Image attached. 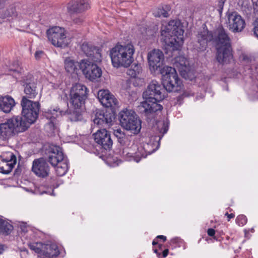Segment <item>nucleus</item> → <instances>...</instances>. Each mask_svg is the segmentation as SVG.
<instances>
[{
  "mask_svg": "<svg viewBox=\"0 0 258 258\" xmlns=\"http://www.w3.org/2000/svg\"><path fill=\"white\" fill-rule=\"evenodd\" d=\"M197 42L195 45L198 51H204L209 42H212L216 47V59L222 64L231 63L233 60L230 38L227 31L219 26L213 31L207 29L198 33Z\"/></svg>",
  "mask_w": 258,
  "mask_h": 258,
  "instance_id": "1",
  "label": "nucleus"
},
{
  "mask_svg": "<svg viewBox=\"0 0 258 258\" xmlns=\"http://www.w3.org/2000/svg\"><path fill=\"white\" fill-rule=\"evenodd\" d=\"M166 91L162 84L152 80L143 93L144 101L138 106L140 112L150 125H154L155 117L163 109L159 102L166 96Z\"/></svg>",
  "mask_w": 258,
  "mask_h": 258,
  "instance_id": "2",
  "label": "nucleus"
},
{
  "mask_svg": "<svg viewBox=\"0 0 258 258\" xmlns=\"http://www.w3.org/2000/svg\"><path fill=\"white\" fill-rule=\"evenodd\" d=\"M184 30L178 20H171L168 25L163 26L161 29V35L165 44L172 50L180 49L183 43Z\"/></svg>",
  "mask_w": 258,
  "mask_h": 258,
  "instance_id": "3",
  "label": "nucleus"
},
{
  "mask_svg": "<svg viewBox=\"0 0 258 258\" xmlns=\"http://www.w3.org/2000/svg\"><path fill=\"white\" fill-rule=\"evenodd\" d=\"M135 52V47L131 43L123 45L117 43L109 50L112 66L116 68H128L134 61Z\"/></svg>",
  "mask_w": 258,
  "mask_h": 258,
  "instance_id": "4",
  "label": "nucleus"
},
{
  "mask_svg": "<svg viewBox=\"0 0 258 258\" xmlns=\"http://www.w3.org/2000/svg\"><path fill=\"white\" fill-rule=\"evenodd\" d=\"M11 75L17 80L21 79V85L24 87V92L27 99H34L38 94L39 88L37 80L31 74L24 76V70L17 62H14L9 69Z\"/></svg>",
  "mask_w": 258,
  "mask_h": 258,
  "instance_id": "5",
  "label": "nucleus"
},
{
  "mask_svg": "<svg viewBox=\"0 0 258 258\" xmlns=\"http://www.w3.org/2000/svg\"><path fill=\"white\" fill-rule=\"evenodd\" d=\"M26 123L22 122V117L14 116L0 123V140L6 141L16 135L27 130Z\"/></svg>",
  "mask_w": 258,
  "mask_h": 258,
  "instance_id": "6",
  "label": "nucleus"
},
{
  "mask_svg": "<svg viewBox=\"0 0 258 258\" xmlns=\"http://www.w3.org/2000/svg\"><path fill=\"white\" fill-rule=\"evenodd\" d=\"M21 105L22 107V122L26 123L27 130L30 124L33 123L38 118L40 105L39 102L32 101L26 97H22Z\"/></svg>",
  "mask_w": 258,
  "mask_h": 258,
  "instance_id": "7",
  "label": "nucleus"
},
{
  "mask_svg": "<svg viewBox=\"0 0 258 258\" xmlns=\"http://www.w3.org/2000/svg\"><path fill=\"white\" fill-rule=\"evenodd\" d=\"M162 74V84L166 91L178 92L182 87V82L174 68L171 67L165 66L161 70Z\"/></svg>",
  "mask_w": 258,
  "mask_h": 258,
  "instance_id": "8",
  "label": "nucleus"
},
{
  "mask_svg": "<svg viewBox=\"0 0 258 258\" xmlns=\"http://www.w3.org/2000/svg\"><path fill=\"white\" fill-rule=\"evenodd\" d=\"M121 126L135 135L140 133L141 129V120L135 111L132 110H123L119 113Z\"/></svg>",
  "mask_w": 258,
  "mask_h": 258,
  "instance_id": "9",
  "label": "nucleus"
},
{
  "mask_svg": "<svg viewBox=\"0 0 258 258\" xmlns=\"http://www.w3.org/2000/svg\"><path fill=\"white\" fill-rule=\"evenodd\" d=\"M67 32L64 28L58 26L53 27L47 31L49 41L55 47L65 48L68 46V40Z\"/></svg>",
  "mask_w": 258,
  "mask_h": 258,
  "instance_id": "10",
  "label": "nucleus"
},
{
  "mask_svg": "<svg viewBox=\"0 0 258 258\" xmlns=\"http://www.w3.org/2000/svg\"><path fill=\"white\" fill-rule=\"evenodd\" d=\"M89 90L84 85L76 84L74 85L70 90V103L71 105L79 107H82L87 97Z\"/></svg>",
  "mask_w": 258,
  "mask_h": 258,
  "instance_id": "11",
  "label": "nucleus"
},
{
  "mask_svg": "<svg viewBox=\"0 0 258 258\" xmlns=\"http://www.w3.org/2000/svg\"><path fill=\"white\" fill-rule=\"evenodd\" d=\"M80 69L85 77L91 81L97 80L102 75L101 69L97 64L87 59H82L80 61Z\"/></svg>",
  "mask_w": 258,
  "mask_h": 258,
  "instance_id": "12",
  "label": "nucleus"
},
{
  "mask_svg": "<svg viewBox=\"0 0 258 258\" xmlns=\"http://www.w3.org/2000/svg\"><path fill=\"white\" fill-rule=\"evenodd\" d=\"M226 22L229 29L234 33L239 32L244 28V20L236 12H227Z\"/></svg>",
  "mask_w": 258,
  "mask_h": 258,
  "instance_id": "13",
  "label": "nucleus"
},
{
  "mask_svg": "<svg viewBox=\"0 0 258 258\" xmlns=\"http://www.w3.org/2000/svg\"><path fill=\"white\" fill-rule=\"evenodd\" d=\"M147 59L151 72H155L158 69L161 72L164 60V55L162 51L155 49L150 51L148 53Z\"/></svg>",
  "mask_w": 258,
  "mask_h": 258,
  "instance_id": "14",
  "label": "nucleus"
},
{
  "mask_svg": "<svg viewBox=\"0 0 258 258\" xmlns=\"http://www.w3.org/2000/svg\"><path fill=\"white\" fill-rule=\"evenodd\" d=\"M17 158L12 152H9L0 156V172L8 174L16 164Z\"/></svg>",
  "mask_w": 258,
  "mask_h": 258,
  "instance_id": "15",
  "label": "nucleus"
},
{
  "mask_svg": "<svg viewBox=\"0 0 258 258\" xmlns=\"http://www.w3.org/2000/svg\"><path fill=\"white\" fill-rule=\"evenodd\" d=\"M95 142L106 150H110L113 144L110 133L106 129L98 130L93 134Z\"/></svg>",
  "mask_w": 258,
  "mask_h": 258,
  "instance_id": "16",
  "label": "nucleus"
},
{
  "mask_svg": "<svg viewBox=\"0 0 258 258\" xmlns=\"http://www.w3.org/2000/svg\"><path fill=\"white\" fill-rule=\"evenodd\" d=\"M45 154L48 161L52 166H55L59 162L64 159L62 149L59 146L53 145L49 146L46 149Z\"/></svg>",
  "mask_w": 258,
  "mask_h": 258,
  "instance_id": "17",
  "label": "nucleus"
},
{
  "mask_svg": "<svg viewBox=\"0 0 258 258\" xmlns=\"http://www.w3.org/2000/svg\"><path fill=\"white\" fill-rule=\"evenodd\" d=\"M90 8L88 0H72L67 7L68 12L70 14H83Z\"/></svg>",
  "mask_w": 258,
  "mask_h": 258,
  "instance_id": "18",
  "label": "nucleus"
},
{
  "mask_svg": "<svg viewBox=\"0 0 258 258\" xmlns=\"http://www.w3.org/2000/svg\"><path fill=\"white\" fill-rule=\"evenodd\" d=\"M98 99L105 107L114 108L118 106V100L108 90H99L98 92Z\"/></svg>",
  "mask_w": 258,
  "mask_h": 258,
  "instance_id": "19",
  "label": "nucleus"
},
{
  "mask_svg": "<svg viewBox=\"0 0 258 258\" xmlns=\"http://www.w3.org/2000/svg\"><path fill=\"white\" fill-rule=\"evenodd\" d=\"M156 123L155 125L154 126V128H156L157 132L159 134L158 135L159 137V140L157 143V145L156 148L153 146V144L150 142V143L145 144L144 145H148L149 147L147 149H145V155L147 156L148 155L154 153L158 148L159 146V141L163 135L166 134L168 130L167 125L163 121H155L154 123Z\"/></svg>",
  "mask_w": 258,
  "mask_h": 258,
  "instance_id": "20",
  "label": "nucleus"
},
{
  "mask_svg": "<svg viewBox=\"0 0 258 258\" xmlns=\"http://www.w3.org/2000/svg\"><path fill=\"white\" fill-rule=\"evenodd\" d=\"M32 171L38 176L45 177L49 173V166L43 158L35 159L32 164Z\"/></svg>",
  "mask_w": 258,
  "mask_h": 258,
  "instance_id": "21",
  "label": "nucleus"
},
{
  "mask_svg": "<svg viewBox=\"0 0 258 258\" xmlns=\"http://www.w3.org/2000/svg\"><path fill=\"white\" fill-rule=\"evenodd\" d=\"M81 48L85 55L94 62H100L101 61V50L99 48L87 43H84L81 45Z\"/></svg>",
  "mask_w": 258,
  "mask_h": 258,
  "instance_id": "22",
  "label": "nucleus"
},
{
  "mask_svg": "<svg viewBox=\"0 0 258 258\" xmlns=\"http://www.w3.org/2000/svg\"><path fill=\"white\" fill-rule=\"evenodd\" d=\"M61 114V111L59 108H49L43 113L44 116L49 120L45 126L46 128L53 131L56 123V118Z\"/></svg>",
  "mask_w": 258,
  "mask_h": 258,
  "instance_id": "23",
  "label": "nucleus"
},
{
  "mask_svg": "<svg viewBox=\"0 0 258 258\" xmlns=\"http://www.w3.org/2000/svg\"><path fill=\"white\" fill-rule=\"evenodd\" d=\"M16 105L14 99L9 95L0 96V112L10 113Z\"/></svg>",
  "mask_w": 258,
  "mask_h": 258,
  "instance_id": "24",
  "label": "nucleus"
},
{
  "mask_svg": "<svg viewBox=\"0 0 258 258\" xmlns=\"http://www.w3.org/2000/svg\"><path fill=\"white\" fill-rule=\"evenodd\" d=\"M114 118V115L112 113L106 111L103 113H97L93 121L98 126H109Z\"/></svg>",
  "mask_w": 258,
  "mask_h": 258,
  "instance_id": "25",
  "label": "nucleus"
},
{
  "mask_svg": "<svg viewBox=\"0 0 258 258\" xmlns=\"http://www.w3.org/2000/svg\"><path fill=\"white\" fill-rule=\"evenodd\" d=\"M175 64L179 68L181 75L185 79L187 77V71L189 70V63L187 59L182 56L175 58Z\"/></svg>",
  "mask_w": 258,
  "mask_h": 258,
  "instance_id": "26",
  "label": "nucleus"
},
{
  "mask_svg": "<svg viewBox=\"0 0 258 258\" xmlns=\"http://www.w3.org/2000/svg\"><path fill=\"white\" fill-rule=\"evenodd\" d=\"M59 254L58 247L55 244H46L42 246V255L44 258H54Z\"/></svg>",
  "mask_w": 258,
  "mask_h": 258,
  "instance_id": "27",
  "label": "nucleus"
},
{
  "mask_svg": "<svg viewBox=\"0 0 258 258\" xmlns=\"http://www.w3.org/2000/svg\"><path fill=\"white\" fill-rule=\"evenodd\" d=\"M64 68L70 73H77L80 68V62L76 61L72 57H66L64 61Z\"/></svg>",
  "mask_w": 258,
  "mask_h": 258,
  "instance_id": "28",
  "label": "nucleus"
},
{
  "mask_svg": "<svg viewBox=\"0 0 258 258\" xmlns=\"http://www.w3.org/2000/svg\"><path fill=\"white\" fill-rule=\"evenodd\" d=\"M113 134L121 146H124L128 145V137L125 135L120 128L114 130Z\"/></svg>",
  "mask_w": 258,
  "mask_h": 258,
  "instance_id": "29",
  "label": "nucleus"
},
{
  "mask_svg": "<svg viewBox=\"0 0 258 258\" xmlns=\"http://www.w3.org/2000/svg\"><path fill=\"white\" fill-rule=\"evenodd\" d=\"M170 10L171 7L169 5H164L155 9L153 11V15L156 17L167 18L169 16L168 13Z\"/></svg>",
  "mask_w": 258,
  "mask_h": 258,
  "instance_id": "30",
  "label": "nucleus"
},
{
  "mask_svg": "<svg viewBox=\"0 0 258 258\" xmlns=\"http://www.w3.org/2000/svg\"><path fill=\"white\" fill-rule=\"evenodd\" d=\"M55 172L59 176L66 174L68 170V163L66 159H63L55 165Z\"/></svg>",
  "mask_w": 258,
  "mask_h": 258,
  "instance_id": "31",
  "label": "nucleus"
},
{
  "mask_svg": "<svg viewBox=\"0 0 258 258\" xmlns=\"http://www.w3.org/2000/svg\"><path fill=\"white\" fill-rule=\"evenodd\" d=\"M73 110L71 111L69 114V118L72 121H78L83 119L81 107H75L73 106Z\"/></svg>",
  "mask_w": 258,
  "mask_h": 258,
  "instance_id": "32",
  "label": "nucleus"
},
{
  "mask_svg": "<svg viewBox=\"0 0 258 258\" xmlns=\"http://www.w3.org/2000/svg\"><path fill=\"white\" fill-rule=\"evenodd\" d=\"M149 147L148 145H143L139 147L137 151L133 156V159L136 162H139L142 158L146 157L145 155V149H147Z\"/></svg>",
  "mask_w": 258,
  "mask_h": 258,
  "instance_id": "33",
  "label": "nucleus"
},
{
  "mask_svg": "<svg viewBox=\"0 0 258 258\" xmlns=\"http://www.w3.org/2000/svg\"><path fill=\"white\" fill-rule=\"evenodd\" d=\"M142 71V68L140 64H134L127 70L126 74L132 78H136Z\"/></svg>",
  "mask_w": 258,
  "mask_h": 258,
  "instance_id": "34",
  "label": "nucleus"
},
{
  "mask_svg": "<svg viewBox=\"0 0 258 258\" xmlns=\"http://www.w3.org/2000/svg\"><path fill=\"white\" fill-rule=\"evenodd\" d=\"M13 226L8 222L0 219V233L8 235L13 230Z\"/></svg>",
  "mask_w": 258,
  "mask_h": 258,
  "instance_id": "35",
  "label": "nucleus"
},
{
  "mask_svg": "<svg viewBox=\"0 0 258 258\" xmlns=\"http://www.w3.org/2000/svg\"><path fill=\"white\" fill-rule=\"evenodd\" d=\"M16 16V11L15 7L11 6L5 12L4 14H0V18L5 19L9 17Z\"/></svg>",
  "mask_w": 258,
  "mask_h": 258,
  "instance_id": "36",
  "label": "nucleus"
},
{
  "mask_svg": "<svg viewBox=\"0 0 258 258\" xmlns=\"http://www.w3.org/2000/svg\"><path fill=\"white\" fill-rule=\"evenodd\" d=\"M71 19L74 23L80 25L84 21L85 16L83 14H70Z\"/></svg>",
  "mask_w": 258,
  "mask_h": 258,
  "instance_id": "37",
  "label": "nucleus"
},
{
  "mask_svg": "<svg viewBox=\"0 0 258 258\" xmlns=\"http://www.w3.org/2000/svg\"><path fill=\"white\" fill-rule=\"evenodd\" d=\"M247 218L244 215H240L236 219V223L240 226H244L247 223Z\"/></svg>",
  "mask_w": 258,
  "mask_h": 258,
  "instance_id": "38",
  "label": "nucleus"
},
{
  "mask_svg": "<svg viewBox=\"0 0 258 258\" xmlns=\"http://www.w3.org/2000/svg\"><path fill=\"white\" fill-rule=\"evenodd\" d=\"M253 26L254 35L258 38V18L254 21Z\"/></svg>",
  "mask_w": 258,
  "mask_h": 258,
  "instance_id": "39",
  "label": "nucleus"
},
{
  "mask_svg": "<svg viewBox=\"0 0 258 258\" xmlns=\"http://www.w3.org/2000/svg\"><path fill=\"white\" fill-rule=\"evenodd\" d=\"M44 52L42 50H37L35 53V57L36 59L39 60L44 55Z\"/></svg>",
  "mask_w": 258,
  "mask_h": 258,
  "instance_id": "40",
  "label": "nucleus"
},
{
  "mask_svg": "<svg viewBox=\"0 0 258 258\" xmlns=\"http://www.w3.org/2000/svg\"><path fill=\"white\" fill-rule=\"evenodd\" d=\"M30 248L31 249L34 250L36 252L39 253H40L41 254H42V249L37 247L35 245H34V244L31 245Z\"/></svg>",
  "mask_w": 258,
  "mask_h": 258,
  "instance_id": "41",
  "label": "nucleus"
},
{
  "mask_svg": "<svg viewBox=\"0 0 258 258\" xmlns=\"http://www.w3.org/2000/svg\"><path fill=\"white\" fill-rule=\"evenodd\" d=\"M41 194H49L50 195H53V189L52 188L50 187L49 189H48L46 190H43V191H41Z\"/></svg>",
  "mask_w": 258,
  "mask_h": 258,
  "instance_id": "42",
  "label": "nucleus"
},
{
  "mask_svg": "<svg viewBox=\"0 0 258 258\" xmlns=\"http://www.w3.org/2000/svg\"><path fill=\"white\" fill-rule=\"evenodd\" d=\"M207 233L209 236L213 237L215 234V230L213 228H209L207 230Z\"/></svg>",
  "mask_w": 258,
  "mask_h": 258,
  "instance_id": "43",
  "label": "nucleus"
},
{
  "mask_svg": "<svg viewBox=\"0 0 258 258\" xmlns=\"http://www.w3.org/2000/svg\"><path fill=\"white\" fill-rule=\"evenodd\" d=\"M253 13L258 15V2L253 4Z\"/></svg>",
  "mask_w": 258,
  "mask_h": 258,
  "instance_id": "44",
  "label": "nucleus"
},
{
  "mask_svg": "<svg viewBox=\"0 0 258 258\" xmlns=\"http://www.w3.org/2000/svg\"><path fill=\"white\" fill-rule=\"evenodd\" d=\"M225 216L227 217V220L229 221L232 218H233L235 217V215L233 213L228 214V212H226L225 214Z\"/></svg>",
  "mask_w": 258,
  "mask_h": 258,
  "instance_id": "45",
  "label": "nucleus"
},
{
  "mask_svg": "<svg viewBox=\"0 0 258 258\" xmlns=\"http://www.w3.org/2000/svg\"><path fill=\"white\" fill-rule=\"evenodd\" d=\"M225 1V0H220L219 2V4H218V7L221 8V9H223V5H224V2Z\"/></svg>",
  "mask_w": 258,
  "mask_h": 258,
  "instance_id": "46",
  "label": "nucleus"
},
{
  "mask_svg": "<svg viewBox=\"0 0 258 258\" xmlns=\"http://www.w3.org/2000/svg\"><path fill=\"white\" fill-rule=\"evenodd\" d=\"M168 252H169V250L168 249H165V250H164V251L162 252L163 257H166L167 256Z\"/></svg>",
  "mask_w": 258,
  "mask_h": 258,
  "instance_id": "47",
  "label": "nucleus"
},
{
  "mask_svg": "<svg viewBox=\"0 0 258 258\" xmlns=\"http://www.w3.org/2000/svg\"><path fill=\"white\" fill-rule=\"evenodd\" d=\"M157 238L161 239L163 241H165L166 240V237L164 235H159L157 237Z\"/></svg>",
  "mask_w": 258,
  "mask_h": 258,
  "instance_id": "48",
  "label": "nucleus"
},
{
  "mask_svg": "<svg viewBox=\"0 0 258 258\" xmlns=\"http://www.w3.org/2000/svg\"><path fill=\"white\" fill-rule=\"evenodd\" d=\"M243 60L246 62H248L250 60V58L247 56L244 55L243 56Z\"/></svg>",
  "mask_w": 258,
  "mask_h": 258,
  "instance_id": "49",
  "label": "nucleus"
},
{
  "mask_svg": "<svg viewBox=\"0 0 258 258\" xmlns=\"http://www.w3.org/2000/svg\"><path fill=\"white\" fill-rule=\"evenodd\" d=\"M4 251V246L0 244V254H2Z\"/></svg>",
  "mask_w": 258,
  "mask_h": 258,
  "instance_id": "50",
  "label": "nucleus"
},
{
  "mask_svg": "<svg viewBox=\"0 0 258 258\" xmlns=\"http://www.w3.org/2000/svg\"><path fill=\"white\" fill-rule=\"evenodd\" d=\"M3 2H4L3 0H0V9H1L3 6Z\"/></svg>",
  "mask_w": 258,
  "mask_h": 258,
  "instance_id": "51",
  "label": "nucleus"
},
{
  "mask_svg": "<svg viewBox=\"0 0 258 258\" xmlns=\"http://www.w3.org/2000/svg\"><path fill=\"white\" fill-rule=\"evenodd\" d=\"M158 242L157 241H155V240H154L152 242V244L153 245H155L156 244H157Z\"/></svg>",
  "mask_w": 258,
  "mask_h": 258,
  "instance_id": "52",
  "label": "nucleus"
},
{
  "mask_svg": "<svg viewBox=\"0 0 258 258\" xmlns=\"http://www.w3.org/2000/svg\"><path fill=\"white\" fill-rule=\"evenodd\" d=\"M157 250H155V252H157Z\"/></svg>",
  "mask_w": 258,
  "mask_h": 258,
  "instance_id": "53",
  "label": "nucleus"
}]
</instances>
